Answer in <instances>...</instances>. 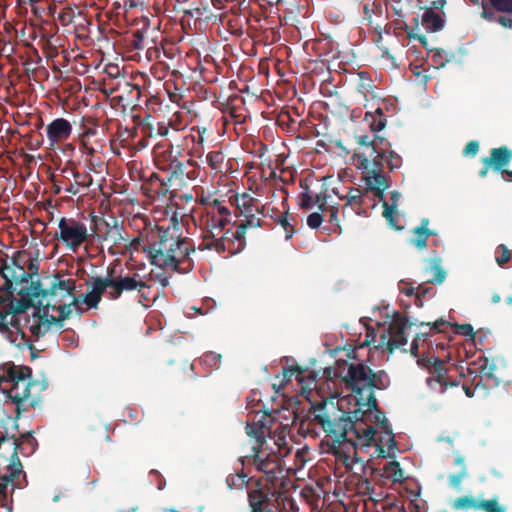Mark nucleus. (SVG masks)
<instances>
[{
  "label": "nucleus",
  "mask_w": 512,
  "mask_h": 512,
  "mask_svg": "<svg viewBox=\"0 0 512 512\" xmlns=\"http://www.w3.org/2000/svg\"><path fill=\"white\" fill-rule=\"evenodd\" d=\"M323 222V215L319 212H314L308 215L307 217V225L311 229H317L321 226Z\"/></svg>",
  "instance_id": "e2e57ef3"
},
{
  "label": "nucleus",
  "mask_w": 512,
  "mask_h": 512,
  "mask_svg": "<svg viewBox=\"0 0 512 512\" xmlns=\"http://www.w3.org/2000/svg\"><path fill=\"white\" fill-rule=\"evenodd\" d=\"M236 216L243 219L236 225L235 235H232L234 244L237 243L244 251L247 245L246 233L250 228H259L263 225V220L259 215H264V206H259L258 199L252 197L249 193H243L235 196Z\"/></svg>",
  "instance_id": "39448f33"
},
{
  "label": "nucleus",
  "mask_w": 512,
  "mask_h": 512,
  "mask_svg": "<svg viewBox=\"0 0 512 512\" xmlns=\"http://www.w3.org/2000/svg\"><path fill=\"white\" fill-rule=\"evenodd\" d=\"M304 373V369L300 366H290L283 368V375L286 381H290L292 376L297 374V380L302 381V374Z\"/></svg>",
  "instance_id": "13d9d810"
},
{
  "label": "nucleus",
  "mask_w": 512,
  "mask_h": 512,
  "mask_svg": "<svg viewBox=\"0 0 512 512\" xmlns=\"http://www.w3.org/2000/svg\"><path fill=\"white\" fill-rule=\"evenodd\" d=\"M454 327H455V332L457 334L467 336V337H470L471 339H474L475 332H474L472 325H470V324H461V325L455 324Z\"/></svg>",
  "instance_id": "680f3d73"
},
{
  "label": "nucleus",
  "mask_w": 512,
  "mask_h": 512,
  "mask_svg": "<svg viewBox=\"0 0 512 512\" xmlns=\"http://www.w3.org/2000/svg\"><path fill=\"white\" fill-rule=\"evenodd\" d=\"M131 46L136 50L144 49V33L141 30L133 32Z\"/></svg>",
  "instance_id": "052dcab7"
},
{
  "label": "nucleus",
  "mask_w": 512,
  "mask_h": 512,
  "mask_svg": "<svg viewBox=\"0 0 512 512\" xmlns=\"http://www.w3.org/2000/svg\"><path fill=\"white\" fill-rule=\"evenodd\" d=\"M35 386H40V384L33 383L31 377H27L25 380H21L10 387L2 388V391L7 393L12 404L15 405L13 410L18 416H21L23 412L40 406L41 397L31 392Z\"/></svg>",
  "instance_id": "9b49d317"
},
{
  "label": "nucleus",
  "mask_w": 512,
  "mask_h": 512,
  "mask_svg": "<svg viewBox=\"0 0 512 512\" xmlns=\"http://www.w3.org/2000/svg\"><path fill=\"white\" fill-rule=\"evenodd\" d=\"M29 286L25 288H20L18 290L19 295H24L32 304L35 302L39 303V307H43L47 302L48 297V288L44 289L40 280L34 281L29 280Z\"/></svg>",
  "instance_id": "a878e982"
},
{
  "label": "nucleus",
  "mask_w": 512,
  "mask_h": 512,
  "mask_svg": "<svg viewBox=\"0 0 512 512\" xmlns=\"http://www.w3.org/2000/svg\"><path fill=\"white\" fill-rule=\"evenodd\" d=\"M32 431L20 434V437L17 438V455L22 454L23 456H29L35 452L38 443L37 440L33 437Z\"/></svg>",
  "instance_id": "2f4dec72"
},
{
  "label": "nucleus",
  "mask_w": 512,
  "mask_h": 512,
  "mask_svg": "<svg viewBox=\"0 0 512 512\" xmlns=\"http://www.w3.org/2000/svg\"><path fill=\"white\" fill-rule=\"evenodd\" d=\"M356 140L359 145L365 146L371 150L369 157H371L372 160L379 151L380 148L378 146L383 143L384 138L374 135L371 139L368 135H358L356 136Z\"/></svg>",
  "instance_id": "58836bf2"
},
{
  "label": "nucleus",
  "mask_w": 512,
  "mask_h": 512,
  "mask_svg": "<svg viewBox=\"0 0 512 512\" xmlns=\"http://www.w3.org/2000/svg\"><path fill=\"white\" fill-rule=\"evenodd\" d=\"M392 12H393V16L396 17L392 21L394 24V35L399 36L400 35L399 31H404V32H406V34H408V32H410L411 29L405 21V14L403 13L402 8H400L396 5H393Z\"/></svg>",
  "instance_id": "ea45409f"
},
{
  "label": "nucleus",
  "mask_w": 512,
  "mask_h": 512,
  "mask_svg": "<svg viewBox=\"0 0 512 512\" xmlns=\"http://www.w3.org/2000/svg\"><path fill=\"white\" fill-rule=\"evenodd\" d=\"M512 160V150L507 146L492 148L490 156L482 158L483 165L492 166V169L499 172L508 167Z\"/></svg>",
  "instance_id": "5701e85b"
},
{
  "label": "nucleus",
  "mask_w": 512,
  "mask_h": 512,
  "mask_svg": "<svg viewBox=\"0 0 512 512\" xmlns=\"http://www.w3.org/2000/svg\"><path fill=\"white\" fill-rule=\"evenodd\" d=\"M88 290L84 295L78 296L80 303H85L88 308L96 309L102 300L103 295L110 300V291H112L110 269L106 277H93L91 282L86 283Z\"/></svg>",
  "instance_id": "4468645a"
},
{
  "label": "nucleus",
  "mask_w": 512,
  "mask_h": 512,
  "mask_svg": "<svg viewBox=\"0 0 512 512\" xmlns=\"http://www.w3.org/2000/svg\"><path fill=\"white\" fill-rule=\"evenodd\" d=\"M480 8V18L505 30H512V0H469Z\"/></svg>",
  "instance_id": "1a4fd4ad"
},
{
  "label": "nucleus",
  "mask_w": 512,
  "mask_h": 512,
  "mask_svg": "<svg viewBox=\"0 0 512 512\" xmlns=\"http://www.w3.org/2000/svg\"><path fill=\"white\" fill-rule=\"evenodd\" d=\"M11 266V257H0V276L4 280L0 290L6 292L8 296L14 295V292L16 291L15 281L14 279L10 278V274L14 273Z\"/></svg>",
  "instance_id": "cd10ccee"
},
{
  "label": "nucleus",
  "mask_w": 512,
  "mask_h": 512,
  "mask_svg": "<svg viewBox=\"0 0 512 512\" xmlns=\"http://www.w3.org/2000/svg\"><path fill=\"white\" fill-rule=\"evenodd\" d=\"M383 216L394 229L401 230L403 228L397 225V208L395 205H389L385 200L383 201Z\"/></svg>",
  "instance_id": "49530a36"
},
{
  "label": "nucleus",
  "mask_w": 512,
  "mask_h": 512,
  "mask_svg": "<svg viewBox=\"0 0 512 512\" xmlns=\"http://www.w3.org/2000/svg\"><path fill=\"white\" fill-rule=\"evenodd\" d=\"M248 501L251 512H275L264 508L269 501V494L263 489L262 480L255 481V485L248 490Z\"/></svg>",
  "instance_id": "b1692460"
},
{
  "label": "nucleus",
  "mask_w": 512,
  "mask_h": 512,
  "mask_svg": "<svg viewBox=\"0 0 512 512\" xmlns=\"http://www.w3.org/2000/svg\"><path fill=\"white\" fill-rule=\"evenodd\" d=\"M20 298H15L13 295L9 296V304L6 311L3 313L9 314H21L24 313L29 307L34 306L24 295H19Z\"/></svg>",
  "instance_id": "e433bc0d"
},
{
  "label": "nucleus",
  "mask_w": 512,
  "mask_h": 512,
  "mask_svg": "<svg viewBox=\"0 0 512 512\" xmlns=\"http://www.w3.org/2000/svg\"><path fill=\"white\" fill-rule=\"evenodd\" d=\"M79 300L80 298L74 297L69 304H57V301L48 300L43 307H37L27 319L30 333L39 338L49 332L53 325L61 328L72 313L71 307L79 308Z\"/></svg>",
  "instance_id": "20e7f679"
},
{
  "label": "nucleus",
  "mask_w": 512,
  "mask_h": 512,
  "mask_svg": "<svg viewBox=\"0 0 512 512\" xmlns=\"http://www.w3.org/2000/svg\"><path fill=\"white\" fill-rule=\"evenodd\" d=\"M171 126V121H161L154 125L151 121V116L148 115L147 118L140 123L138 130L143 136L150 137L151 139H156L158 136L168 138Z\"/></svg>",
  "instance_id": "393cba45"
},
{
  "label": "nucleus",
  "mask_w": 512,
  "mask_h": 512,
  "mask_svg": "<svg viewBox=\"0 0 512 512\" xmlns=\"http://www.w3.org/2000/svg\"><path fill=\"white\" fill-rule=\"evenodd\" d=\"M429 219L424 218L421 220V224L413 229V237L409 242L414 245L417 249H424L427 246V240L430 236L436 233L428 229Z\"/></svg>",
  "instance_id": "c85d7f7f"
},
{
  "label": "nucleus",
  "mask_w": 512,
  "mask_h": 512,
  "mask_svg": "<svg viewBox=\"0 0 512 512\" xmlns=\"http://www.w3.org/2000/svg\"><path fill=\"white\" fill-rule=\"evenodd\" d=\"M205 212L201 221V241L198 244L200 251H215L218 255L227 253L230 256L242 252L241 247L232 242L235 230L226 228L231 223V211L219 199L202 198Z\"/></svg>",
  "instance_id": "7ed1b4c3"
},
{
  "label": "nucleus",
  "mask_w": 512,
  "mask_h": 512,
  "mask_svg": "<svg viewBox=\"0 0 512 512\" xmlns=\"http://www.w3.org/2000/svg\"><path fill=\"white\" fill-rule=\"evenodd\" d=\"M28 485L26 474L20 460L1 465L0 469V504L11 510L13 494L17 489Z\"/></svg>",
  "instance_id": "6e6552de"
},
{
  "label": "nucleus",
  "mask_w": 512,
  "mask_h": 512,
  "mask_svg": "<svg viewBox=\"0 0 512 512\" xmlns=\"http://www.w3.org/2000/svg\"><path fill=\"white\" fill-rule=\"evenodd\" d=\"M443 16V14L441 15L431 9L425 8L421 19V24L428 32L441 31L445 25Z\"/></svg>",
  "instance_id": "c756f323"
},
{
  "label": "nucleus",
  "mask_w": 512,
  "mask_h": 512,
  "mask_svg": "<svg viewBox=\"0 0 512 512\" xmlns=\"http://www.w3.org/2000/svg\"><path fill=\"white\" fill-rule=\"evenodd\" d=\"M289 213L285 212L284 214L277 217L276 222L284 229L285 231V239L290 240L294 233L295 228L294 225L290 221Z\"/></svg>",
  "instance_id": "3c124183"
},
{
  "label": "nucleus",
  "mask_w": 512,
  "mask_h": 512,
  "mask_svg": "<svg viewBox=\"0 0 512 512\" xmlns=\"http://www.w3.org/2000/svg\"><path fill=\"white\" fill-rule=\"evenodd\" d=\"M420 326H427L430 329L429 332H422V333L417 334V336H416L417 340L425 341L429 337L431 331L443 332L444 331L443 327H449V326H451V324H450V322H448L446 320L439 319L432 323H430V322L421 323Z\"/></svg>",
  "instance_id": "37998d69"
},
{
  "label": "nucleus",
  "mask_w": 512,
  "mask_h": 512,
  "mask_svg": "<svg viewBox=\"0 0 512 512\" xmlns=\"http://www.w3.org/2000/svg\"><path fill=\"white\" fill-rule=\"evenodd\" d=\"M164 181H167V177L166 178H160V176L157 174V173H152L151 176H150V182H149V187H148V195L151 196V195H155L158 194V195H166V193L168 192V188L169 187H165L163 188L161 186V183L164 182Z\"/></svg>",
  "instance_id": "79ce46f5"
},
{
  "label": "nucleus",
  "mask_w": 512,
  "mask_h": 512,
  "mask_svg": "<svg viewBox=\"0 0 512 512\" xmlns=\"http://www.w3.org/2000/svg\"><path fill=\"white\" fill-rule=\"evenodd\" d=\"M112 291H110V300L116 301L124 294L136 292L139 297V303L149 299V285L145 277L138 272H124L123 270L116 274L114 269H110Z\"/></svg>",
  "instance_id": "0eeeda50"
},
{
  "label": "nucleus",
  "mask_w": 512,
  "mask_h": 512,
  "mask_svg": "<svg viewBox=\"0 0 512 512\" xmlns=\"http://www.w3.org/2000/svg\"><path fill=\"white\" fill-rule=\"evenodd\" d=\"M511 257L512 252L508 249V247L505 244H500L496 247L495 261L500 267H504L507 263H509Z\"/></svg>",
  "instance_id": "09e8293b"
},
{
  "label": "nucleus",
  "mask_w": 512,
  "mask_h": 512,
  "mask_svg": "<svg viewBox=\"0 0 512 512\" xmlns=\"http://www.w3.org/2000/svg\"><path fill=\"white\" fill-rule=\"evenodd\" d=\"M143 246H147V243H143V239L141 237H136L134 239H129L127 237V248L125 249V254L134 252L143 251Z\"/></svg>",
  "instance_id": "5fc2aeb1"
},
{
  "label": "nucleus",
  "mask_w": 512,
  "mask_h": 512,
  "mask_svg": "<svg viewBox=\"0 0 512 512\" xmlns=\"http://www.w3.org/2000/svg\"><path fill=\"white\" fill-rule=\"evenodd\" d=\"M170 222L172 227L164 228L152 225L147 218V246H143V252L147 253V259L151 265L179 271L181 264H187L190 270L193 267L190 254L194 253L196 248L191 244L190 239L182 238L177 234L179 229L176 216H173Z\"/></svg>",
  "instance_id": "f03ea898"
},
{
  "label": "nucleus",
  "mask_w": 512,
  "mask_h": 512,
  "mask_svg": "<svg viewBox=\"0 0 512 512\" xmlns=\"http://www.w3.org/2000/svg\"><path fill=\"white\" fill-rule=\"evenodd\" d=\"M428 369L430 376L427 379V384L431 389L444 393L448 387H457L460 385V380H451L448 376L449 369L446 367L445 362L439 358H431L428 360Z\"/></svg>",
  "instance_id": "2eb2a0df"
},
{
  "label": "nucleus",
  "mask_w": 512,
  "mask_h": 512,
  "mask_svg": "<svg viewBox=\"0 0 512 512\" xmlns=\"http://www.w3.org/2000/svg\"><path fill=\"white\" fill-rule=\"evenodd\" d=\"M20 416L16 413V417L8 414L4 409H0V428L3 429L1 435L7 436H17L18 433V423L17 420Z\"/></svg>",
  "instance_id": "72a5a7b5"
},
{
  "label": "nucleus",
  "mask_w": 512,
  "mask_h": 512,
  "mask_svg": "<svg viewBox=\"0 0 512 512\" xmlns=\"http://www.w3.org/2000/svg\"><path fill=\"white\" fill-rule=\"evenodd\" d=\"M250 481H251V479L248 478V475L246 473H244L243 470H241L235 474H230L226 478V483H227L229 489L242 490L245 487H248Z\"/></svg>",
  "instance_id": "a19ab883"
},
{
  "label": "nucleus",
  "mask_w": 512,
  "mask_h": 512,
  "mask_svg": "<svg viewBox=\"0 0 512 512\" xmlns=\"http://www.w3.org/2000/svg\"><path fill=\"white\" fill-rule=\"evenodd\" d=\"M32 369L24 365H16L13 362H6L0 365V389L5 388L3 384L9 387L27 377H31Z\"/></svg>",
  "instance_id": "6ab92c4d"
},
{
  "label": "nucleus",
  "mask_w": 512,
  "mask_h": 512,
  "mask_svg": "<svg viewBox=\"0 0 512 512\" xmlns=\"http://www.w3.org/2000/svg\"><path fill=\"white\" fill-rule=\"evenodd\" d=\"M299 198H300L299 206L301 209L307 210V209H310L313 207L314 199L308 192L301 193Z\"/></svg>",
  "instance_id": "774afa93"
},
{
  "label": "nucleus",
  "mask_w": 512,
  "mask_h": 512,
  "mask_svg": "<svg viewBox=\"0 0 512 512\" xmlns=\"http://www.w3.org/2000/svg\"><path fill=\"white\" fill-rule=\"evenodd\" d=\"M496 370V366L494 363H489L486 359L484 363L481 365L480 371V382H485L483 386L488 387H496L499 385V380L496 378L494 372Z\"/></svg>",
  "instance_id": "c9c22d12"
},
{
  "label": "nucleus",
  "mask_w": 512,
  "mask_h": 512,
  "mask_svg": "<svg viewBox=\"0 0 512 512\" xmlns=\"http://www.w3.org/2000/svg\"><path fill=\"white\" fill-rule=\"evenodd\" d=\"M245 431L249 440L242 444V453L246 451H255L263 448L266 443V436L269 432L268 427L262 422L247 423Z\"/></svg>",
  "instance_id": "a211bd4d"
},
{
  "label": "nucleus",
  "mask_w": 512,
  "mask_h": 512,
  "mask_svg": "<svg viewBox=\"0 0 512 512\" xmlns=\"http://www.w3.org/2000/svg\"><path fill=\"white\" fill-rule=\"evenodd\" d=\"M71 173H72V176L74 177V181L81 188H89L92 185L93 179L89 173H87V172L80 173L76 170H72Z\"/></svg>",
  "instance_id": "864d4df0"
},
{
  "label": "nucleus",
  "mask_w": 512,
  "mask_h": 512,
  "mask_svg": "<svg viewBox=\"0 0 512 512\" xmlns=\"http://www.w3.org/2000/svg\"><path fill=\"white\" fill-rule=\"evenodd\" d=\"M479 151V143L476 140L469 141L464 150L463 155L466 157H474Z\"/></svg>",
  "instance_id": "338daca9"
},
{
  "label": "nucleus",
  "mask_w": 512,
  "mask_h": 512,
  "mask_svg": "<svg viewBox=\"0 0 512 512\" xmlns=\"http://www.w3.org/2000/svg\"><path fill=\"white\" fill-rule=\"evenodd\" d=\"M408 319L405 316L397 314L389 324L391 342L389 343V353L395 349L403 348L407 344L406 329L408 328Z\"/></svg>",
  "instance_id": "412c9836"
},
{
  "label": "nucleus",
  "mask_w": 512,
  "mask_h": 512,
  "mask_svg": "<svg viewBox=\"0 0 512 512\" xmlns=\"http://www.w3.org/2000/svg\"><path fill=\"white\" fill-rule=\"evenodd\" d=\"M153 155L158 169L167 172L181 155L180 146L175 152L171 142H158L153 147Z\"/></svg>",
  "instance_id": "f3484780"
},
{
  "label": "nucleus",
  "mask_w": 512,
  "mask_h": 512,
  "mask_svg": "<svg viewBox=\"0 0 512 512\" xmlns=\"http://www.w3.org/2000/svg\"><path fill=\"white\" fill-rule=\"evenodd\" d=\"M76 282L74 279H64L59 273L54 274L48 287V300L57 301V304H66V298H74Z\"/></svg>",
  "instance_id": "dca6fc26"
},
{
  "label": "nucleus",
  "mask_w": 512,
  "mask_h": 512,
  "mask_svg": "<svg viewBox=\"0 0 512 512\" xmlns=\"http://www.w3.org/2000/svg\"><path fill=\"white\" fill-rule=\"evenodd\" d=\"M454 465L458 466L460 470L449 475L448 483L453 489L461 490L463 480L469 475L464 456L457 455L454 459Z\"/></svg>",
  "instance_id": "7c9ffc66"
},
{
  "label": "nucleus",
  "mask_w": 512,
  "mask_h": 512,
  "mask_svg": "<svg viewBox=\"0 0 512 512\" xmlns=\"http://www.w3.org/2000/svg\"><path fill=\"white\" fill-rule=\"evenodd\" d=\"M329 223L331 224L330 229L336 231L337 228H340L339 218H338V207L337 206H329Z\"/></svg>",
  "instance_id": "0e129e2a"
},
{
  "label": "nucleus",
  "mask_w": 512,
  "mask_h": 512,
  "mask_svg": "<svg viewBox=\"0 0 512 512\" xmlns=\"http://www.w3.org/2000/svg\"><path fill=\"white\" fill-rule=\"evenodd\" d=\"M425 273L430 275V277L426 279L427 283L441 284L446 278V271L442 268L439 258L430 260V265L425 269Z\"/></svg>",
  "instance_id": "473e14b6"
},
{
  "label": "nucleus",
  "mask_w": 512,
  "mask_h": 512,
  "mask_svg": "<svg viewBox=\"0 0 512 512\" xmlns=\"http://www.w3.org/2000/svg\"><path fill=\"white\" fill-rule=\"evenodd\" d=\"M242 467L248 463L264 474L266 488L270 491L277 482L284 478L281 458L274 452L268 453L263 448L255 451H246L239 456Z\"/></svg>",
  "instance_id": "423d86ee"
},
{
  "label": "nucleus",
  "mask_w": 512,
  "mask_h": 512,
  "mask_svg": "<svg viewBox=\"0 0 512 512\" xmlns=\"http://www.w3.org/2000/svg\"><path fill=\"white\" fill-rule=\"evenodd\" d=\"M127 232L125 231L122 223L116 219L113 220L112 228L106 231L104 240L110 241L111 245L108 248L110 255H125L127 248Z\"/></svg>",
  "instance_id": "aec40b11"
},
{
  "label": "nucleus",
  "mask_w": 512,
  "mask_h": 512,
  "mask_svg": "<svg viewBox=\"0 0 512 512\" xmlns=\"http://www.w3.org/2000/svg\"><path fill=\"white\" fill-rule=\"evenodd\" d=\"M384 473L387 478L392 479L394 482H402L404 479L403 470L401 469L398 461H391L384 466Z\"/></svg>",
  "instance_id": "c03bdc74"
},
{
  "label": "nucleus",
  "mask_w": 512,
  "mask_h": 512,
  "mask_svg": "<svg viewBox=\"0 0 512 512\" xmlns=\"http://www.w3.org/2000/svg\"><path fill=\"white\" fill-rule=\"evenodd\" d=\"M304 373V369L300 366H290L283 368V375L286 381H290L292 376L297 374V380L302 381V374Z\"/></svg>",
  "instance_id": "4d7b16f0"
},
{
  "label": "nucleus",
  "mask_w": 512,
  "mask_h": 512,
  "mask_svg": "<svg viewBox=\"0 0 512 512\" xmlns=\"http://www.w3.org/2000/svg\"><path fill=\"white\" fill-rule=\"evenodd\" d=\"M431 288L429 287H425L423 284H419L417 286V291H416V299H415V304L418 306V307H422L423 306V301L422 299L431 292Z\"/></svg>",
  "instance_id": "69168bd1"
},
{
  "label": "nucleus",
  "mask_w": 512,
  "mask_h": 512,
  "mask_svg": "<svg viewBox=\"0 0 512 512\" xmlns=\"http://www.w3.org/2000/svg\"><path fill=\"white\" fill-rule=\"evenodd\" d=\"M361 166L366 171L365 181L367 188L372 191L380 201H384V193L388 188L387 177L384 175L383 163L378 159L370 160L363 156Z\"/></svg>",
  "instance_id": "ddd939ff"
},
{
  "label": "nucleus",
  "mask_w": 512,
  "mask_h": 512,
  "mask_svg": "<svg viewBox=\"0 0 512 512\" xmlns=\"http://www.w3.org/2000/svg\"><path fill=\"white\" fill-rule=\"evenodd\" d=\"M432 52L431 60L436 68H442L449 62L447 53L442 49L429 50Z\"/></svg>",
  "instance_id": "603ef678"
},
{
  "label": "nucleus",
  "mask_w": 512,
  "mask_h": 512,
  "mask_svg": "<svg viewBox=\"0 0 512 512\" xmlns=\"http://www.w3.org/2000/svg\"><path fill=\"white\" fill-rule=\"evenodd\" d=\"M334 375L352 391L356 408L353 412H347L333 398L311 402L307 419L301 422V427L306 421L309 422L308 426H319L326 433L333 451L347 443L354 449L370 447L375 441L376 428L380 427L384 436L375 443V452L378 457H390L387 450L396 447L394 434L374 394V389L386 390L390 386L387 372L374 371L363 362L348 363L343 360L337 361Z\"/></svg>",
  "instance_id": "f257e3e1"
},
{
  "label": "nucleus",
  "mask_w": 512,
  "mask_h": 512,
  "mask_svg": "<svg viewBox=\"0 0 512 512\" xmlns=\"http://www.w3.org/2000/svg\"><path fill=\"white\" fill-rule=\"evenodd\" d=\"M344 464L349 469H353L356 465H359L361 471L364 473L367 468L365 461L361 457H359L357 455V453H355L352 457L346 456V459L344 460Z\"/></svg>",
  "instance_id": "6e6d98bb"
},
{
  "label": "nucleus",
  "mask_w": 512,
  "mask_h": 512,
  "mask_svg": "<svg viewBox=\"0 0 512 512\" xmlns=\"http://www.w3.org/2000/svg\"><path fill=\"white\" fill-rule=\"evenodd\" d=\"M92 237L93 234L88 232L84 222L75 218H60L55 238L60 240L70 251L77 252L83 244L89 243Z\"/></svg>",
  "instance_id": "9d476101"
},
{
  "label": "nucleus",
  "mask_w": 512,
  "mask_h": 512,
  "mask_svg": "<svg viewBox=\"0 0 512 512\" xmlns=\"http://www.w3.org/2000/svg\"><path fill=\"white\" fill-rule=\"evenodd\" d=\"M377 113L379 114L378 118H373V120L370 122V130L372 132H379L382 129H384L386 125V120L384 119V114L380 108L377 109Z\"/></svg>",
  "instance_id": "bf43d9fd"
},
{
  "label": "nucleus",
  "mask_w": 512,
  "mask_h": 512,
  "mask_svg": "<svg viewBox=\"0 0 512 512\" xmlns=\"http://www.w3.org/2000/svg\"><path fill=\"white\" fill-rule=\"evenodd\" d=\"M167 181L161 183L163 188L170 187L174 184L182 186L186 184V180H196L200 177L201 168L197 161L189 158L185 160H179L171 166L167 171Z\"/></svg>",
  "instance_id": "f8f14e48"
},
{
  "label": "nucleus",
  "mask_w": 512,
  "mask_h": 512,
  "mask_svg": "<svg viewBox=\"0 0 512 512\" xmlns=\"http://www.w3.org/2000/svg\"><path fill=\"white\" fill-rule=\"evenodd\" d=\"M373 159H378L382 163L384 161L391 171L399 168L402 165V158L400 155L392 150H384L383 148L379 149Z\"/></svg>",
  "instance_id": "f704fd0d"
},
{
  "label": "nucleus",
  "mask_w": 512,
  "mask_h": 512,
  "mask_svg": "<svg viewBox=\"0 0 512 512\" xmlns=\"http://www.w3.org/2000/svg\"><path fill=\"white\" fill-rule=\"evenodd\" d=\"M480 500L475 499L472 496H462L455 499L452 502V508L454 510L472 508L478 510V503Z\"/></svg>",
  "instance_id": "a18cd8bd"
},
{
  "label": "nucleus",
  "mask_w": 512,
  "mask_h": 512,
  "mask_svg": "<svg viewBox=\"0 0 512 512\" xmlns=\"http://www.w3.org/2000/svg\"><path fill=\"white\" fill-rule=\"evenodd\" d=\"M478 510L484 512H505L504 506L500 505L497 497L488 500H480L478 503Z\"/></svg>",
  "instance_id": "de8ad7c7"
},
{
  "label": "nucleus",
  "mask_w": 512,
  "mask_h": 512,
  "mask_svg": "<svg viewBox=\"0 0 512 512\" xmlns=\"http://www.w3.org/2000/svg\"><path fill=\"white\" fill-rule=\"evenodd\" d=\"M363 199L361 195V191L357 188H351L348 196L346 197V203L342 208V213L345 215L348 213V208L350 207L352 211L359 214V210L362 208Z\"/></svg>",
  "instance_id": "4c0bfd02"
},
{
  "label": "nucleus",
  "mask_w": 512,
  "mask_h": 512,
  "mask_svg": "<svg viewBox=\"0 0 512 512\" xmlns=\"http://www.w3.org/2000/svg\"><path fill=\"white\" fill-rule=\"evenodd\" d=\"M26 252L17 251L14 256L11 257L13 272L10 274V278L14 279L16 288L19 285L28 283L30 280L29 274H26L25 265L27 264Z\"/></svg>",
  "instance_id": "bb28decb"
},
{
  "label": "nucleus",
  "mask_w": 512,
  "mask_h": 512,
  "mask_svg": "<svg viewBox=\"0 0 512 512\" xmlns=\"http://www.w3.org/2000/svg\"><path fill=\"white\" fill-rule=\"evenodd\" d=\"M210 168L216 172L221 171V165L224 161V154L221 150L211 151L206 156Z\"/></svg>",
  "instance_id": "8fccbe9b"
},
{
  "label": "nucleus",
  "mask_w": 512,
  "mask_h": 512,
  "mask_svg": "<svg viewBox=\"0 0 512 512\" xmlns=\"http://www.w3.org/2000/svg\"><path fill=\"white\" fill-rule=\"evenodd\" d=\"M72 133V126L67 119L57 118L46 127V134L50 144L53 146L67 140Z\"/></svg>",
  "instance_id": "4be33fe9"
}]
</instances>
